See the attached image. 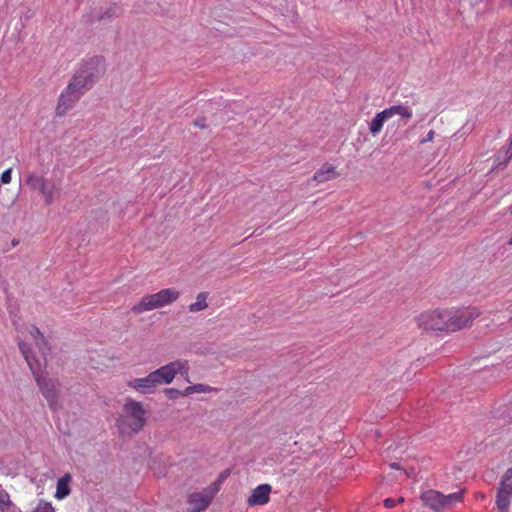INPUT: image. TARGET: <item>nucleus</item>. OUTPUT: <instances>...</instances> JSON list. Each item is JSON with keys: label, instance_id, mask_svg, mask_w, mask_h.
Masks as SVG:
<instances>
[{"label": "nucleus", "instance_id": "13", "mask_svg": "<svg viewBox=\"0 0 512 512\" xmlns=\"http://www.w3.org/2000/svg\"><path fill=\"white\" fill-rule=\"evenodd\" d=\"M512 502V467L501 478L496 495V507L499 512H509Z\"/></svg>", "mask_w": 512, "mask_h": 512}, {"label": "nucleus", "instance_id": "3", "mask_svg": "<svg viewBox=\"0 0 512 512\" xmlns=\"http://www.w3.org/2000/svg\"><path fill=\"white\" fill-rule=\"evenodd\" d=\"M89 90L80 77H72L67 87L61 92L55 109L57 116L62 117L71 110L80 98Z\"/></svg>", "mask_w": 512, "mask_h": 512}, {"label": "nucleus", "instance_id": "27", "mask_svg": "<svg viewBox=\"0 0 512 512\" xmlns=\"http://www.w3.org/2000/svg\"><path fill=\"white\" fill-rule=\"evenodd\" d=\"M194 126L199 127L201 129L206 128V125L204 123V120H199L194 122Z\"/></svg>", "mask_w": 512, "mask_h": 512}, {"label": "nucleus", "instance_id": "1", "mask_svg": "<svg viewBox=\"0 0 512 512\" xmlns=\"http://www.w3.org/2000/svg\"><path fill=\"white\" fill-rule=\"evenodd\" d=\"M22 337L18 342L19 349L50 409L56 411L62 406L59 383L43 372L47 366L46 356L50 350L48 342L39 329L33 325L29 327L26 334L22 333Z\"/></svg>", "mask_w": 512, "mask_h": 512}, {"label": "nucleus", "instance_id": "4", "mask_svg": "<svg viewBox=\"0 0 512 512\" xmlns=\"http://www.w3.org/2000/svg\"><path fill=\"white\" fill-rule=\"evenodd\" d=\"M464 491L444 495L433 489L421 493L420 500L423 505L434 512H444L463 501Z\"/></svg>", "mask_w": 512, "mask_h": 512}, {"label": "nucleus", "instance_id": "24", "mask_svg": "<svg viewBox=\"0 0 512 512\" xmlns=\"http://www.w3.org/2000/svg\"><path fill=\"white\" fill-rule=\"evenodd\" d=\"M434 138H435V131H434V130H430V131L426 134V136H425L424 138H422V139L419 141V143H420L421 145H424V144H426V143H428V142H432V141L434 140Z\"/></svg>", "mask_w": 512, "mask_h": 512}, {"label": "nucleus", "instance_id": "10", "mask_svg": "<svg viewBox=\"0 0 512 512\" xmlns=\"http://www.w3.org/2000/svg\"><path fill=\"white\" fill-rule=\"evenodd\" d=\"M189 364L187 360H175L170 362L157 370L153 371V375L159 385L170 384L177 374H181L189 381Z\"/></svg>", "mask_w": 512, "mask_h": 512}, {"label": "nucleus", "instance_id": "6", "mask_svg": "<svg viewBox=\"0 0 512 512\" xmlns=\"http://www.w3.org/2000/svg\"><path fill=\"white\" fill-rule=\"evenodd\" d=\"M400 116L403 120H405L404 124L409 121L412 116L413 112L412 109L406 105L399 104V105H392L381 112H378L374 118L369 123V131L372 135H378L385 124V122L389 119H391L394 116Z\"/></svg>", "mask_w": 512, "mask_h": 512}, {"label": "nucleus", "instance_id": "26", "mask_svg": "<svg viewBox=\"0 0 512 512\" xmlns=\"http://www.w3.org/2000/svg\"><path fill=\"white\" fill-rule=\"evenodd\" d=\"M384 506H385L386 508H389V509H390V508H393V507H395V506H396V500H395V499H393V498H386V499L384 500Z\"/></svg>", "mask_w": 512, "mask_h": 512}, {"label": "nucleus", "instance_id": "20", "mask_svg": "<svg viewBox=\"0 0 512 512\" xmlns=\"http://www.w3.org/2000/svg\"><path fill=\"white\" fill-rule=\"evenodd\" d=\"M32 512H55V510L49 502L40 500Z\"/></svg>", "mask_w": 512, "mask_h": 512}, {"label": "nucleus", "instance_id": "14", "mask_svg": "<svg viewBox=\"0 0 512 512\" xmlns=\"http://www.w3.org/2000/svg\"><path fill=\"white\" fill-rule=\"evenodd\" d=\"M157 383L153 373H149L146 377L137 378L128 382V386L142 394H149L155 391Z\"/></svg>", "mask_w": 512, "mask_h": 512}, {"label": "nucleus", "instance_id": "18", "mask_svg": "<svg viewBox=\"0 0 512 512\" xmlns=\"http://www.w3.org/2000/svg\"><path fill=\"white\" fill-rule=\"evenodd\" d=\"M207 298H208L207 292H200L196 296V301L189 305V311L191 313H197V312L205 310L208 307Z\"/></svg>", "mask_w": 512, "mask_h": 512}, {"label": "nucleus", "instance_id": "29", "mask_svg": "<svg viewBox=\"0 0 512 512\" xmlns=\"http://www.w3.org/2000/svg\"><path fill=\"white\" fill-rule=\"evenodd\" d=\"M390 467H391V468H393V469H401V468H400V465H399L398 463H396V462L391 463V464H390Z\"/></svg>", "mask_w": 512, "mask_h": 512}, {"label": "nucleus", "instance_id": "15", "mask_svg": "<svg viewBox=\"0 0 512 512\" xmlns=\"http://www.w3.org/2000/svg\"><path fill=\"white\" fill-rule=\"evenodd\" d=\"M271 486L269 484H262L257 486L253 491L247 502L249 506L264 505L270 500Z\"/></svg>", "mask_w": 512, "mask_h": 512}, {"label": "nucleus", "instance_id": "2", "mask_svg": "<svg viewBox=\"0 0 512 512\" xmlns=\"http://www.w3.org/2000/svg\"><path fill=\"white\" fill-rule=\"evenodd\" d=\"M179 297L180 292L176 288H165L154 294L145 295L131 310L135 314H141L170 305L176 302Z\"/></svg>", "mask_w": 512, "mask_h": 512}, {"label": "nucleus", "instance_id": "7", "mask_svg": "<svg viewBox=\"0 0 512 512\" xmlns=\"http://www.w3.org/2000/svg\"><path fill=\"white\" fill-rule=\"evenodd\" d=\"M27 185L34 191H37L43 198L46 205H51L59 196L57 185L36 173H30L26 177Z\"/></svg>", "mask_w": 512, "mask_h": 512}, {"label": "nucleus", "instance_id": "32", "mask_svg": "<svg viewBox=\"0 0 512 512\" xmlns=\"http://www.w3.org/2000/svg\"><path fill=\"white\" fill-rule=\"evenodd\" d=\"M402 502H404V498H403V497H400V498H398V499L396 500V504H397V503H402Z\"/></svg>", "mask_w": 512, "mask_h": 512}, {"label": "nucleus", "instance_id": "5", "mask_svg": "<svg viewBox=\"0 0 512 512\" xmlns=\"http://www.w3.org/2000/svg\"><path fill=\"white\" fill-rule=\"evenodd\" d=\"M449 308H437L421 313L416 318L419 328L432 331H449Z\"/></svg>", "mask_w": 512, "mask_h": 512}, {"label": "nucleus", "instance_id": "31", "mask_svg": "<svg viewBox=\"0 0 512 512\" xmlns=\"http://www.w3.org/2000/svg\"><path fill=\"white\" fill-rule=\"evenodd\" d=\"M19 244V240L13 239L12 240V246H17Z\"/></svg>", "mask_w": 512, "mask_h": 512}, {"label": "nucleus", "instance_id": "28", "mask_svg": "<svg viewBox=\"0 0 512 512\" xmlns=\"http://www.w3.org/2000/svg\"><path fill=\"white\" fill-rule=\"evenodd\" d=\"M11 506L12 505H2V504H0V512H5V511L9 510V508Z\"/></svg>", "mask_w": 512, "mask_h": 512}, {"label": "nucleus", "instance_id": "19", "mask_svg": "<svg viewBox=\"0 0 512 512\" xmlns=\"http://www.w3.org/2000/svg\"><path fill=\"white\" fill-rule=\"evenodd\" d=\"M212 390H214V388H212L211 386L204 384H195L188 386L183 390V397L192 395L194 393H208L211 392Z\"/></svg>", "mask_w": 512, "mask_h": 512}, {"label": "nucleus", "instance_id": "30", "mask_svg": "<svg viewBox=\"0 0 512 512\" xmlns=\"http://www.w3.org/2000/svg\"><path fill=\"white\" fill-rule=\"evenodd\" d=\"M476 498L478 499H484L485 498V495L483 493H477L476 494Z\"/></svg>", "mask_w": 512, "mask_h": 512}, {"label": "nucleus", "instance_id": "23", "mask_svg": "<svg viewBox=\"0 0 512 512\" xmlns=\"http://www.w3.org/2000/svg\"><path fill=\"white\" fill-rule=\"evenodd\" d=\"M0 504L12 505V501L10 500L9 494L1 486H0Z\"/></svg>", "mask_w": 512, "mask_h": 512}, {"label": "nucleus", "instance_id": "11", "mask_svg": "<svg viewBox=\"0 0 512 512\" xmlns=\"http://www.w3.org/2000/svg\"><path fill=\"white\" fill-rule=\"evenodd\" d=\"M449 331H457L469 327L480 316L481 312L476 307L449 308Z\"/></svg>", "mask_w": 512, "mask_h": 512}, {"label": "nucleus", "instance_id": "21", "mask_svg": "<svg viewBox=\"0 0 512 512\" xmlns=\"http://www.w3.org/2000/svg\"><path fill=\"white\" fill-rule=\"evenodd\" d=\"M164 392H165L166 396L171 400H174V399L179 398L180 396H183V391H180L175 388H167L164 390Z\"/></svg>", "mask_w": 512, "mask_h": 512}, {"label": "nucleus", "instance_id": "12", "mask_svg": "<svg viewBox=\"0 0 512 512\" xmlns=\"http://www.w3.org/2000/svg\"><path fill=\"white\" fill-rule=\"evenodd\" d=\"M219 483L214 482L200 492H193L188 496V503L192 505L189 512H202L208 508L218 493Z\"/></svg>", "mask_w": 512, "mask_h": 512}, {"label": "nucleus", "instance_id": "17", "mask_svg": "<svg viewBox=\"0 0 512 512\" xmlns=\"http://www.w3.org/2000/svg\"><path fill=\"white\" fill-rule=\"evenodd\" d=\"M72 477L70 474H65L57 481L55 497L57 499H64L70 494V483Z\"/></svg>", "mask_w": 512, "mask_h": 512}, {"label": "nucleus", "instance_id": "9", "mask_svg": "<svg viewBox=\"0 0 512 512\" xmlns=\"http://www.w3.org/2000/svg\"><path fill=\"white\" fill-rule=\"evenodd\" d=\"M104 72L105 60L102 57L95 56L86 60L73 77L82 78L85 86L90 89Z\"/></svg>", "mask_w": 512, "mask_h": 512}, {"label": "nucleus", "instance_id": "34", "mask_svg": "<svg viewBox=\"0 0 512 512\" xmlns=\"http://www.w3.org/2000/svg\"><path fill=\"white\" fill-rule=\"evenodd\" d=\"M509 244L512 245V237H511V240L509 241Z\"/></svg>", "mask_w": 512, "mask_h": 512}, {"label": "nucleus", "instance_id": "33", "mask_svg": "<svg viewBox=\"0 0 512 512\" xmlns=\"http://www.w3.org/2000/svg\"><path fill=\"white\" fill-rule=\"evenodd\" d=\"M508 210H509V213L512 215V204L509 206Z\"/></svg>", "mask_w": 512, "mask_h": 512}, {"label": "nucleus", "instance_id": "25", "mask_svg": "<svg viewBox=\"0 0 512 512\" xmlns=\"http://www.w3.org/2000/svg\"><path fill=\"white\" fill-rule=\"evenodd\" d=\"M512 158V140H510L509 146L505 149V160L503 165H506Z\"/></svg>", "mask_w": 512, "mask_h": 512}, {"label": "nucleus", "instance_id": "8", "mask_svg": "<svg viewBox=\"0 0 512 512\" xmlns=\"http://www.w3.org/2000/svg\"><path fill=\"white\" fill-rule=\"evenodd\" d=\"M124 415L122 424L129 428L133 433H137L146 423L145 410L138 401L128 400L123 407Z\"/></svg>", "mask_w": 512, "mask_h": 512}, {"label": "nucleus", "instance_id": "35", "mask_svg": "<svg viewBox=\"0 0 512 512\" xmlns=\"http://www.w3.org/2000/svg\"><path fill=\"white\" fill-rule=\"evenodd\" d=\"M511 4H512V0H510Z\"/></svg>", "mask_w": 512, "mask_h": 512}, {"label": "nucleus", "instance_id": "22", "mask_svg": "<svg viewBox=\"0 0 512 512\" xmlns=\"http://www.w3.org/2000/svg\"><path fill=\"white\" fill-rule=\"evenodd\" d=\"M12 179V168H8L5 171L2 172L0 176V184L5 185L9 184Z\"/></svg>", "mask_w": 512, "mask_h": 512}, {"label": "nucleus", "instance_id": "16", "mask_svg": "<svg viewBox=\"0 0 512 512\" xmlns=\"http://www.w3.org/2000/svg\"><path fill=\"white\" fill-rule=\"evenodd\" d=\"M336 167L325 163L313 175V180L317 183H325L339 177Z\"/></svg>", "mask_w": 512, "mask_h": 512}]
</instances>
